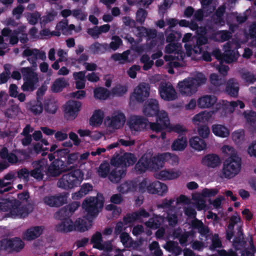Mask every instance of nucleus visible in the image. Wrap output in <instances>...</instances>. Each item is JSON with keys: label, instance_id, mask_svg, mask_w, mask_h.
I'll list each match as a JSON object with an SVG mask.
<instances>
[{"label": "nucleus", "instance_id": "nucleus-1", "mask_svg": "<svg viewBox=\"0 0 256 256\" xmlns=\"http://www.w3.org/2000/svg\"><path fill=\"white\" fill-rule=\"evenodd\" d=\"M222 151L228 156L224 162L222 174L226 178H231L240 172L241 158L232 147L224 146L222 148Z\"/></svg>", "mask_w": 256, "mask_h": 256}, {"label": "nucleus", "instance_id": "nucleus-2", "mask_svg": "<svg viewBox=\"0 0 256 256\" xmlns=\"http://www.w3.org/2000/svg\"><path fill=\"white\" fill-rule=\"evenodd\" d=\"M76 168L63 174L58 180L57 186L64 190H68L79 185L84 179V173L82 170Z\"/></svg>", "mask_w": 256, "mask_h": 256}, {"label": "nucleus", "instance_id": "nucleus-3", "mask_svg": "<svg viewBox=\"0 0 256 256\" xmlns=\"http://www.w3.org/2000/svg\"><path fill=\"white\" fill-rule=\"evenodd\" d=\"M150 128L156 132H161L166 128H170L172 130L177 133L187 131L184 126L179 124L170 126L168 114L164 110H161L156 122L150 123Z\"/></svg>", "mask_w": 256, "mask_h": 256}, {"label": "nucleus", "instance_id": "nucleus-4", "mask_svg": "<svg viewBox=\"0 0 256 256\" xmlns=\"http://www.w3.org/2000/svg\"><path fill=\"white\" fill-rule=\"evenodd\" d=\"M36 68L31 67L22 68L20 70L24 82L22 86L24 91H33L35 88V84L38 82V74L34 72Z\"/></svg>", "mask_w": 256, "mask_h": 256}, {"label": "nucleus", "instance_id": "nucleus-5", "mask_svg": "<svg viewBox=\"0 0 256 256\" xmlns=\"http://www.w3.org/2000/svg\"><path fill=\"white\" fill-rule=\"evenodd\" d=\"M103 206L104 198L100 194H98L96 197L86 198L82 204V208L92 216L96 215Z\"/></svg>", "mask_w": 256, "mask_h": 256}, {"label": "nucleus", "instance_id": "nucleus-6", "mask_svg": "<svg viewBox=\"0 0 256 256\" xmlns=\"http://www.w3.org/2000/svg\"><path fill=\"white\" fill-rule=\"evenodd\" d=\"M77 167V165L68 166L60 159L54 160L46 169V174L49 176L56 177L62 172H70Z\"/></svg>", "mask_w": 256, "mask_h": 256}, {"label": "nucleus", "instance_id": "nucleus-7", "mask_svg": "<svg viewBox=\"0 0 256 256\" xmlns=\"http://www.w3.org/2000/svg\"><path fill=\"white\" fill-rule=\"evenodd\" d=\"M158 92L160 98L166 101H173L178 98L177 92L170 82H161L158 86Z\"/></svg>", "mask_w": 256, "mask_h": 256}, {"label": "nucleus", "instance_id": "nucleus-8", "mask_svg": "<svg viewBox=\"0 0 256 256\" xmlns=\"http://www.w3.org/2000/svg\"><path fill=\"white\" fill-rule=\"evenodd\" d=\"M14 204H13L9 214L12 217L20 216L24 218L26 216L34 209V202H29L24 206L18 200H14Z\"/></svg>", "mask_w": 256, "mask_h": 256}, {"label": "nucleus", "instance_id": "nucleus-9", "mask_svg": "<svg viewBox=\"0 0 256 256\" xmlns=\"http://www.w3.org/2000/svg\"><path fill=\"white\" fill-rule=\"evenodd\" d=\"M182 46L180 44L172 43L166 46L165 48V52L168 54H174L172 55H166L164 58L166 61H172L174 60L182 61L185 57L184 52L182 50Z\"/></svg>", "mask_w": 256, "mask_h": 256}, {"label": "nucleus", "instance_id": "nucleus-10", "mask_svg": "<svg viewBox=\"0 0 256 256\" xmlns=\"http://www.w3.org/2000/svg\"><path fill=\"white\" fill-rule=\"evenodd\" d=\"M150 86L148 84H140L134 90L130 96V100L138 102H144L150 95Z\"/></svg>", "mask_w": 256, "mask_h": 256}, {"label": "nucleus", "instance_id": "nucleus-11", "mask_svg": "<svg viewBox=\"0 0 256 256\" xmlns=\"http://www.w3.org/2000/svg\"><path fill=\"white\" fill-rule=\"evenodd\" d=\"M23 56L27 58V60L31 64L32 68H36L38 58L44 60L46 59V53L36 48H30L27 47L22 52Z\"/></svg>", "mask_w": 256, "mask_h": 256}, {"label": "nucleus", "instance_id": "nucleus-12", "mask_svg": "<svg viewBox=\"0 0 256 256\" xmlns=\"http://www.w3.org/2000/svg\"><path fill=\"white\" fill-rule=\"evenodd\" d=\"M194 82L192 78H188L180 82L178 84L180 93L186 96H190L195 94L198 88Z\"/></svg>", "mask_w": 256, "mask_h": 256}, {"label": "nucleus", "instance_id": "nucleus-13", "mask_svg": "<svg viewBox=\"0 0 256 256\" xmlns=\"http://www.w3.org/2000/svg\"><path fill=\"white\" fill-rule=\"evenodd\" d=\"M233 45H235L236 48L239 46V43L236 40L232 39L231 41L228 42L224 46V52L223 53V61L226 63H231L237 60L238 52L231 50Z\"/></svg>", "mask_w": 256, "mask_h": 256}, {"label": "nucleus", "instance_id": "nucleus-14", "mask_svg": "<svg viewBox=\"0 0 256 256\" xmlns=\"http://www.w3.org/2000/svg\"><path fill=\"white\" fill-rule=\"evenodd\" d=\"M126 120L124 114L120 110H116L113 112L110 117L107 118L108 126L113 130H118L124 126Z\"/></svg>", "mask_w": 256, "mask_h": 256}, {"label": "nucleus", "instance_id": "nucleus-15", "mask_svg": "<svg viewBox=\"0 0 256 256\" xmlns=\"http://www.w3.org/2000/svg\"><path fill=\"white\" fill-rule=\"evenodd\" d=\"M148 122V119L138 116H132L128 122V125L132 131H140L146 128Z\"/></svg>", "mask_w": 256, "mask_h": 256}, {"label": "nucleus", "instance_id": "nucleus-16", "mask_svg": "<svg viewBox=\"0 0 256 256\" xmlns=\"http://www.w3.org/2000/svg\"><path fill=\"white\" fill-rule=\"evenodd\" d=\"M2 246L4 250L16 252L21 250L24 246V242L19 238L4 239L2 241Z\"/></svg>", "mask_w": 256, "mask_h": 256}, {"label": "nucleus", "instance_id": "nucleus-17", "mask_svg": "<svg viewBox=\"0 0 256 256\" xmlns=\"http://www.w3.org/2000/svg\"><path fill=\"white\" fill-rule=\"evenodd\" d=\"M44 203L51 207H60L67 203L66 194H59L54 196H45L43 199Z\"/></svg>", "mask_w": 256, "mask_h": 256}, {"label": "nucleus", "instance_id": "nucleus-18", "mask_svg": "<svg viewBox=\"0 0 256 256\" xmlns=\"http://www.w3.org/2000/svg\"><path fill=\"white\" fill-rule=\"evenodd\" d=\"M17 152L24 156V159L14 154L9 152L6 148H3L0 152V157L3 160H6L9 163L14 164L17 162H21L26 158V152L20 151H17Z\"/></svg>", "mask_w": 256, "mask_h": 256}, {"label": "nucleus", "instance_id": "nucleus-19", "mask_svg": "<svg viewBox=\"0 0 256 256\" xmlns=\"http://www.w3.org/2000/svg\"><path fill=\"white\" fill-rule=\"evenodd\" d=\"M159 112V104L158 102L155 99H150L144 104L143 108V113L147 116H154L158 115ZM158 118H156L157 119Z\"/></svg>", "mask_w": 256, "mask_h": 256}, {"label": "nucleus", "instance_id": "nucleus-20", "mask_svg": "<svg viewBox=\"0 0 256 256\" xmlns=\"http://www.w3.org/2000/svg\"><path fill=\"white\" fill-rule=\"evenodd\" d=\"M80 107L81 103L80 102L71 100L67 102L65 112L68 118L72 120L74 118Z\"/></svg>", "mask_w": 256, "mask_h": 256}, {"label": "nucleus", "instance_id": "nucleus-21", "mask_svg": "<svg viewBox=\"0 0 256 256\" xmlns=\"http://www.w3.org/2000/svg\"><path fill=\"white\" fill-rule=\"evenodd\" d=\"M16 176L13 172H10L6 174L0 180L3 182L4 185L0 186V194L9 192L12 189V187L10 186L15 180Z\"/></svg>", "mask_w": 256, "mask_h": 256}, {"label": "nucleus", "instance_id": "nucleus-22", "mask_svg": "<svg viewBox=\"0 0 256 256\" xmlns=\"http://www.w3.org/2000/svg\"><path fill=\"white\" fill-rule=\"evenodd\" d=\"M34 170H32L30 174L38 180H42L43 178L44 172H46V166L43 162H34L33 163Z\"/></svg>", "mask_w": 256, "mask_h": 256}, {"label": "nucleus", "instance_id": "nucleus-23", "mask_svg": "<svg viewBox=\"0 0 256 256\" xmlns=\"http://www.w3.org/2000/svg\"><path fill=\"white\" fill-rule=\"evenodd\" d=\"M126 168H116L110 172L108 178L112 182L118 184L126 176Z\"/></svg>", "mask_w": 256, "mask_h": 256}, {"label": "nucleus", "instance_id": "nucleus-24", "mask_svg": "<svg viewBox=\"0 0 256 256\" xmlns=\"http://www.w3.org/2000/svg\"><path fill=\"white\" fill-rule=\"evenodd\" d=\"M217 98L214 95H205L198 100V106L200 108H210L216 102Z\"/></svg>", "mask_w": 256, "mask_h": 256}, {"label": "nucleus", "instance_id": "nucleus-25", "mask_svg": "<svg viewBox=\"0 0 256 256\" xmlns=\"http://www.w3.org/2000/svg\"><path fill=\"white\" fill-rule=\"evenodd\" d=\"M43 228L42 226H36L28 229L24 234V238L27 240H32L38 238L42 234Z\"/></svg>", "mask_w": 256, "mask_h": 256}, {"label": "nucleus", "instance_id": "nucleus-26", "mask_svg": "<svg viewBox=\"0 0 256 256\" xmlns=\"http://www.w3.org/2000/svg\"><path fill=\"white\" fill-rule=\"evenodd\" d=\"M204 165L209 168H214L218 166L220 164L219 157L214 154H209L206 156L202 160Z\"/></svg>", "mask_w": 256, "mask_h": 256}, {"label": "nucleus", "instance_id": "nucleus-27", "mask_svg": "<svg viewBox=\"0 0 256 256\" xmlns=\"http://www.w3.org/2000/svg\"><path fill=\"white\" fill-rule=\"evenodd\" d=\"M191 224L194 228L198 230V232L201 236L208 238L210 235V228L208 226L204 225L201 220L195 218L192 220Z\"/></svg>", "mask_w": 256, "mask_h": 256}, {"label": "nucleus", "instance_id": "nucleus-28", "mask_svg": "<svg viewBox=\"0 0 256 256\" xmlns=\"http://www.w3.org/2000/svg\"><path fill=\"white\" fill-rule=\"evenodd\" d=\"M151 158H148L147 156H143L138 161L135 166L136 170L141 174L146 171V170L150 168Z\"/></svg>", "mask_w": 256, "mask_h": 256}, {"label": "nucleus", "instance_id": "nucleus-29", "mask_svg": "<svg viewBox=\"0 0 256 256\" xmlns=\"http://www.w3.org/2000/svg\"><path fill=\"white\" fill-rule=\"evenodd\" d=\"M74 226L72 221L70 218L63 220L60 224L56 226L57 232H68L74 230Z\"/></svg>", "mask_w": 256, "mask_h": 256}, {"label": "nucleus", "instance_id": "nucleus-30", "mask_svg": "<svg viewBox=\"0 0 256 256\" xmlns=\"http://www.w3.org/2000/svg\"><path fill=\"white\" fill-rule=\"evenodd\" d=\"M187 138L184 136H179L172 142L171 148L174 151L184 150L187 146Z\"/></svg>", "mask_w": 256, "mask_h": 256}, {"label": "nucleus", "instance_id": "nucleus-31", "mask_svg": "<svg viewBox=\"0 0 256 256\" xmlns=\"http://www.w3.org/2000/svg\"><path fill=\"white\" fill-rule=\"evenodd\" d=\"M239 90V85L234 79L230 80L226 86V92L232 96H237Z\"/></svg>", "mask_w": 256, "mask_h": 256}, {"label": "nucleus", "instance_id": "nucleus-32", "mask_svg": "<svg viewBox=\"0 0 256 256\" xmlns=\"http://www.w3.org/2000/svg\"><path fill=\"white\" fill-rule=\"evenodd\" d=\"M164 248L175 256L181 254L182 251V248L178 246V242L172 240L168 241L164 246Z\"/></svg>", "mask_w": 256, "mask_h": 256}, {"label": "nucleus", "instance_id": "nucleus-33", "mask_svg": "<svg viewBox=\"0 0 256 256\" xmlns=\"http://www.w3.org/2000/svg\"><path fill=\"white\" fill-rule=\"evenodd\" d=\"M165 156V153H164L153 157L151 159L150 168L156 170L163 167L164 162H166Z\"/></svg>", "mask_w": 256, "mask_h": 256}, {"label": "nucleus", "instance_id": "nucleus-34", "mask_svg": "<svg viewBox=\"0 0 256 256\" xmlns=\"http://www.w3.org/2000/svg\"><path fill=\"white\" fill-rule=\"evenodd\" d=\"M180 174V172H174L172 170H163L156 174V177L159 179L171 180L177 178Z\"/></svg>", "mask_w": 256, "mask_h": 256}, {"label": "nucleus", "instance_id": "nucleus-35", "mask_svg": "<svg viewBox=\"0 0 256 256\" xmlns=\"http://www.w3.org/2000/svg\"><path fill=\"white\" fill-rule=\"evenodd\" d=\"M212 132L217 136L226 138L229 136L228 130L222 124H214L212 126Z\"/></svg>", "mask_w": 256, "mask_h": 256}, {"label": "nucleus", "instance_id": "nucleus-36", "mask_svg": "<svg viewBox=\"0 0 256 256\" xmlns=\"http://www.w3.org/2000/svg\"><path fill=\"white\" fill-rule=\"evenodd\" d=\"M189 142L190 146L196 150H201L206 147V144L204 141L198 136L191 138Z\"/></svg>", "mask_w": 256, "mask_h": 256}, {"label": "nucleus", "instance_id": "nucleus-37", "mask_svg": "<svg viewBox=\"0 0 256 256\" xmlns=\"http://www.w3.org/2000/svg\"><path fill=\"white\" fill-rule=\"evenodd\" d=\"M237 234L238 236L236 237L233 242V246L236 250H242L245 248L246 242L244 240L243 234L240 228H239Z\"/></svg>", "mask_w": 256, "mask_h": 256}, {"label": "nucleus", "instance_id": "nucleus-38", "mask_svg": "<svg viewBox=\"0 0 256 256\" xmlns=\"http://www.w3.org/2000/svg\"><path fill=\"white\" fill-rule=\"evenodd\" d=\"M92 190V186L89 184H83L80 190L72 194V198L74 200H78L86 195Z\"/></svg>", "mask_w": 256, "mask_h": 256}, {"label": "nucleus", "instance_id": "nucleus-39", "mask_svg": "<svg viewBox=\"0 0 256 256\" xmlns=\"http://www.w3.org/2000/svg\"><path fill=\"white\" fill-rule=\"evenodd\" d=\"M2 37L10 36V43L13 45L17 44L20 40L18 36L14 34V30L12 32V30L8 28H5L2 30Z\"/></svg>", "mask_w": 256, "mask_h": 256}, {"label": "nucleus", "instance_id": "nucleus-40", "mask_svg": "<svg viewBox=\"0 0 256 256\" xmlns=\"http://www.w3.org/2000/svg\"><path fill=\"white\" fill-rule=\"evenodd\" d=\"M212 114L209 112H202L196 114L192 118V121L196 124H198V122H208L211 118Z\"/></svg>", "mask_w": 256, "mask_h": 256}, {"label": "nucleus", "instance_id": "nucleus-41", "mask_svg": "<svg viewBox=\"0 0 256 256\" xmlns=\"http://www.w3.org/2000/svg\"><path fill=\"white\" fill-rule=\"evenodd\" d=\"M103 118V112L100 110H96L90 118V124L92 126H99L102 124Z\"/></svg>", "mask_w": 256, "mask_h": 256}, {"label": "nucleus", "instance_id": "nucleus-42", "mask_svg": "<svg viewBox=\"0 0 256 256\" xmlns=\"http://www.w3.org/2000/svg\"><path fill=\"white\" fill-rule=\"evenodd\" d=\"M67 85L68 82L64 78H58L53 83L52 86V90L54 92H59Z\"/></svg>", "mask_w": 256, "mask_h": 256}, {"label": "nucleus", "instance_id": "nucleus-43", "mask_svg": "<svg viewBox=\"0 0 256 256\" xmlns=\"http://www.w3.org/2000/svg\"><path fill=\"white\" fill-rule=\"evenodd\" d=\"M192 200L194 201L196 208L198 210H202L206 206V200L204 196L200 194H196L192 195Z\"/></svg>", "mask_w": 256, "mask_h": 256}, {"label": "nucleus", "instance_id": "nucleus-44", "mask_svg": "<svg viewBox=\"0 0 256 256\" xmlns=\"http://www.w3.org/2000/svg\"><path fill=\"white\" fill-rule=\"evenodd\" d=\"M26 27L25 26H20L17 29L14 30L15 34H16L18 36L20 35L19 36L20 40L22 44L26 43L28 40V34L26 32Z\"/></svg>", "mask_w": 256, "mask_h": 256}, {"label": "nucleus", "instance_id": "nucleus-45", "mask_svg": "<svg viewBox=\"0 0 256 256\" xmlns=\"http://www.w3.org/2000/svg\"><path fill=\"white\" fill-rule=\"evenodd\" d=\"M130 54V50H126L122 54H114L111 56V58L114 61H119L120 64H124L129 62L128 56Z\"/></svg>", "mask_w": 256, "mask_h": 256}, {"label": "nucleus", "instance_id": "nucleus-46", "mask_svg": "<svg viewBox=\"0 0 256 256\" xmlns=\"http://www.w3.org/2000/svg\"><path fill=\"white\" fill-rule=\"evenodd\" d=\"M108 48V44H100L98 42H95L90 46V50L94 54H98L99 52H104Z\"/></svg>", "mask_w": 256, "mask_h": 256}, {"label": "nucleus", "instance_id": "nucleus-47", "mask_svg": "<svg viewBox=\"0 0 256 256\" xmlns=\"http://www.w3.org/2000/svg\"><path fill=\"white\" fill-rule=\"evenodd\" d=\"M58 108L56 102L54 100H48L44 104V110L49 114H54Z\"/></svg>", "mask_w": 256, "mask_h": 256}, {"label": "nucleus", "instance_id": "nucleus-48", "mask_svg": "<svg viewBox=\"0 0 256 256\" xmlns=\"http://www.w3.org/2000/svg\"><path fill=\"white\" fill-rule=\"evenodd\" d=\"M87 223L88 222L86 220L80 218H78L74 224V230H78L81 232L87 230L88 228Z\"/></svg>", "mask_w": 256, "mask_h": 256}, {"label": "nucleus", "instance_id": "nucleus-49", "mask_svg": "<svg viewBox=\"0 0 256 256\" xmlns=\"http://www.w3.org/2000/svg\"><path fill=\"white\" fill-rule=\"evenodd\" d=\"M117 190L122 194H126L134 190V185L132 182H126L118 186Z\"/></svg>", "mask_w": 256, "mask_h": 256}, {"label": "nucleus", "instance_id": "nucleus-50", "mask_svg": "<svg viewBox=\"0 0 256 256\" xmlns=\"http://www.w3.org/2000/svg\"><path fill=\"white\" fill-rule=\"evenodd\" d=\"M14 200L0 199V211H11L13 204H14Z\"/></svg>", "mask_w": 256, "mask_h": 256}, {"label": "nucleus", "instance_id": "nucleus-51", "mask_svg": "<svg viewBox=\"0 0 256 256\" xmlns=\"http://www.w3.org/2000/svg\"><path fill=\"white\" fill-rule=\"evenodd\" d=\"M186 50V53L188 55L190 56L194 54H200L202 52V48L200 46H198L196 44L193 46L186 44L184 46Z\"/></svg>", "mask_w": 256, "mask_h": 256}, {"label": "nucleus", "instance_id": "nucleus-52", "mask_svg": "<svg viewBox=\"0 0 256 256\" xmlns=\"http://www.w3.org/2000/svg\"><path fill=\"white\" fill-rule=\"evenodd\" d=\"M109 96V91L104 88H99L94 90V96L96 98L105 100Z\"/></svg>", "mask_w": 256, "mask_h": 256}, {"label": "nucleus", "instance_id": "nucleus-53", "mask_svg": "<svg viewBox=\"0 0 256 256\" xmlns=\"http://www.w3.org/2000/svg\"><path fill=\"white\" fill-rule=\"evenodd\" d=\"M244 114L246 122L253 128H256V112L250 111L244 112Z\"/></svg>", "mask_w": 256, "mask_h": 256}, {"label": "nucleus", "instance_id": "nucleus-54", "mask_svg": "<svg viewBox=\"0 0 256 256\" xmlns=\"http://www.w3.org/2000/svg\"><path fill=\"white\" fill-rule=\"evenodd\" d=\"M110 166L109 164L106 162H104L100 164L98 168V172L100 176L102 178H106L108 176V174H110Z\"/></svg>", "mask_w": 256, "mask_h": 256}, {"label": "nucleus", "instance_id": "nucleus-55", "mask_svg": "<svg viewBox=\"0 0 256 256\" xmlns=\"http://www.w3.org/2000/svg\"><path fill=\"white\" fill-rule=\"evenodd\" d=\"M219 40L221 42L231 41L232 37V32L228 30H221L217 33Z\"/></svg>", "mask_w": 256, "mask_h": 256}, {"label": "nucleus", "instance_id": "nucleus-56", "mask_svg": "<svg viewBox=\"0 0 256 256\" xmlns=\"http://www.w3.org/2000/svg\"><path fill=\"white\" fill-rule=\"evenodd\" d=\"M20 112V108L16 104H13L8 108L4 112L5 116L10 118H12L16 116Z\"/></svg>", "mask_w": 256, "mask_h": 256}, {"label": "nucleus", "instance_id": "nucleus-57", "mask_svg": "<svg viewBox=\"0 0 256 256\" xmlns=\"http://www.w3.org/2000/svg\"><path fill=\"white\" fill-rule=\"evenodd\" d=\"M226 108L228 112L230 113L233 112L235 108L238 106H240V108H243L244 106V102L240 100H237L236 102L232 101L230 102H228L225 104Z\"/></svg>", "mask_w": 256, "mask_h": 256}, {"label": "nucleus", "instance_id": "nucleus-58", "mask_svg": "<svg viewBox=\"0 0 256 256\" xmlns=\"http://www.w3.org/2000/svg\"><path fill=\"white\" fill-rule=\"evenodd\" d=\"M149 249L154 256H162L163 254L158 242L156 241L153 242L149 245Z\"/></svg>", "mask_w": 256, "mask_h": 256}, {"label": "nucleus", "instance_id": "nucleus-59", "mask_svg": "<svg viewBox=\"0 0 256 256\" xmlns=\"http://www.w3.org/2000/svg\"><path fill=\"white\" fill-rule=\"evenodd\" d=\"M197 132L202 138H207L210 134V130L206 124L200 125L197 128Z\"/></svg>", "mask_w": 256, "mask_h": 256}, {"label": "nucleus", "instance_id": "nucleus-60", "mask_svg": "<svg viewBox=\"0 0 256 256\" xmlns=\"http://www.w3.org/2000/svg\"><path fill=\"white\" fill-rule=\"evenodd\" d=\"M123 159H124V166L126 168V166L134 164L136 161V158L134 154L131 153H125L123 155Z\"/></svg>", "mask_w": 256, "mask_h": 256}, {"label": "nucleus", "instance_id": "nucleus-61", "mask_svg": "<svg viewBox=\"0 0 256 256\" xmlns=\"http://www.w3.org/2000/svg\"><path fill=\"white\" fill-rule=\"evenodd\" d=\"M155 189L156 194H158L160 196H162L168 191V187L166 185L159 181H155Z\"/></svg>", "mask_w": 256, "mask_h": 256}, {"label": "nucleus", "instance_id": "nucleus-62", "mask_svg": "<svg viewBox=\"0 0 256 256\" xmlns=\"http://www.w3.org/2000/svg\"><path fill=\"white\" fill-rule=\"evenodd\" d=\"M134 213L137 220L141 222H143V218H148L150 216V213L144 208H140Z\"/></svg>", "mask_w": 256, "mask_h": 256}, {"label": "nucleus", "instance_id": "nucleus-63", "mask_svg": "<svg viewBox=\"0 0 256 256\" xmlns=\"http://www.w3.org/2000/svg\"><path fill=\"white\" fill-rule=\"evenodd\" d=\"M174 198H171L170 200L164 198L160 204L157 205V206L158 208L172 210L174 208V206H172V204L174 202Z\"/></svg>", "mask_w": 256, "mask_h": 256}, {"label": "nucleus", "instance_id": "nucleus-64", "mask_svg": "<svg viewBox=\"0 0 256 256\" xmlns=\"http://www.w3.org/2000/svg\"><path fill=\"white\" fill-rule=\"evenodd\" d=\"M140 62L144 64L143 69L145 70L151 68L154 64V62L150 60L149 56L147 54H144L142 56Z\"/></svg>", "mask_w": 256, "mask_h": 256}]
</instances>
